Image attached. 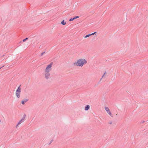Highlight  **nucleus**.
Wrapping results in <instances>:
<instances>
[{
    "mask_svg": "<svg viewBox=\"0 0 148 148\" xmlns=\"http://www.w3.org/2000/svg\"><path fill=\"white\" fill-rule=\"evenodd\" d=\"M52 65L53 63L52 62L47 65L44 70V71L50 72V71L52 70Z\"/></svg>",
    "mask_w": 148,
    "mask_h": 148,
    "instance_id": "nucleus-2",
    "label": "nucleus"
},
{
    "mask_svg": "<svg viewBox=\"0 0 148 148\" xmlns=\"http://www.w3.org/2000/svg\"><path fill=\"white\" fill-rule=\"evenodd\" d=\"M21 89L20 86H19L16 90L15 94L16 97L19 98L21 96Z\"/></svg>",
    "mask_w": 148,
    "mask_h": 148,
    "instance_id": "nucleus-3",
    "label": "nucleus"
},
{
    "mask_svg": "<svg viewBox=\"0 0 148 148\" xmlns=\"http://www.w3.org/2000/svg\"><path fill=\"white\" fill-rule=\"evenodd\" d=\"M87 60L84 58H81L77 60L73 63L74 66L82 67L87 63Z\"/></svg>",
    "mask_w": 148,
    "mask_h": 148,
    "instance_id": "nucleus-1",
    "label": "nucleus"
},
{
    "mask_svg": "<svg viewBox=\"0 0 148 148\" xmlns=\"http://www.w3.org/2000/svg\"><path fill=\"white\" fill-rule=\"evenodd\" d=\"M66 22L64 21V20H63L62 22H61V24L63 25H65L66 24Z\"/></svg>",
    "mask_w": 148,
    "mask_h": 148,
    "instance_id": "nucleus-9",
    "label": "nucleus"
},
{
    "mask_svg": "<svg viewBox=\"0 0 148 148\" xmlns=\"http://www.w3.org/2000/svg\"><path fill=\"white\" fill-rule=\"evenodd\" d=\"M79 18V16H75L74 18L75 19H76V18Z\"/></svg>",
    "mask_w": 148,
    "mask_h": 148,
    "instance_id": "nucleus-14",
    "label": "nucleus"
},
{
    "mask_svg": "<svg viewBox=\"0 0 148 148\" xmlns=\"http://www.w3.org/2000/svg\"><path fill=\"white\" fill-rule=\"evenodd\" d=\"M90 106L89 105H87L85 107V110H88L90 108Z\"/></svg>",
    "mask_w": 148,
    "mask_h": 148,
    "instance_id": "nucleus-8",
    "label": "nucleus"
},
{
    "mask_svg": "<svg viewBox=\"0 0 148 148\" xmlns=\"http://www.w3.org/2000/svg\"><path fill=\"white\" fill-rule=\"evenodd\" d=\"M112 122L109 123V124H112Z\"/></svg>",
    "mask_w": 148,
    "mask_h": 148,
    "instance_id": "nucleus-15",
    "label": "nucleus"
},
{
    "mask_svg": "<svg viewBox=\"0 0 148 148\" xmlns=\"http://www.w3.org/2000/svg\"><path fill=\"white\" fill-rule=\"evenodd\" d=\"M74 18H71V19H70L69 21H73V20H74Z\"/></svg>",
    "mask_w": 148,
    "mask_h": 148,
    "instance_id": "nucleus-12",
    "label": "nucleus"
},
{
    "mask_svg": "<svg viewBox=\"0 0 148 148\" xmlns=\"http://www.w3.org/2000/svg\"><path fill=\"white\" fill-rule=\"evenodd\" d=\"M25 117H26V115L25 114H24V116H23V118H22V119H21L20 121L18 123V124H17V125L16 126V127H17L20 124L22 123V122H23L24 121V120H25Z\"/></svg>",
    "mask_w": 148,
    "mask_h": 148,
    "instance_id": "nucleus-5",
    "label": "nucleus"
},
{
    "mask_svg": "<svg viewBox=\"0 0 148 148\" xmlns=\"http://www.w3.org/2000/svg\"><path fill=\"white\" fill-rule=\"evenodd\" d=\"M28 101L27 99H24L23 100L21 101V103L23 105H24L26 102Z\"/></svg>",
    "mask_w": 148,
    "mask_h": 148,
    "instance_id": "nucleus-7",
    "label": "nucleus"
},
{
    "mask_svg": "<svg viewBox=\"0 0 148 148\" xmlns=\"http://www.w3.org/2000/svg\"><path fill=\"white\" fill-rule=\"evenodd\" d=\"M90 36V34H88L86 35L84 37L85 38H86L87 37H88Z\"/></svg>",
    "mask_w": 148,
    "mask_h": 148,
    "instance_id": "nucleus-10",
    "label": "nucleus"
},
{
    "mask_svg": "<svg viewBox=\"0 0 148 148\" xmlns=\"http://www.w3.org/2000/svg\"><path fill=\"white\" fill-rule=\"evenodd\" d=\"M105 109L107 113L111 116L112 117V115L111 112L110 111L109 109L107 107H105Z\"/></svg>",
    "mask_w": 148,
    "mask_h": 148,
    "instance_id": "nucleus-6",
    "label": "nucleus"
},
{
    "mask_svg": "<svg viewBox=\"0 0 148 148\" xmlns=\"http://www.w3.org/2000/svg\"><path fill=\"white\" fill-rule=\"evenodd\" d=\"M44 75L45 78L46 79H48L50 77V72L44 71Z\"/></svg>",
    "mask_w": 148,
    "mask_h": 148,
    "instance_id": "nucleus-4",
    "label": "nucleus"
},
{
    "mask_svg": "<svg viewBox=\"0 0 148 148\" xmlns=\"http://www.w3.org/2000/svg\"><path fill=\"white\" fill-rule=\"evenodd\" d=\"M106 73V72H105V73H104V75H103V76H104V75H105Z\"/></svg>",
    "mask_w": 148,
    "mask_h": 148,
    "instance_id": "nucleus-16",
    "label": "nucleus"
},
{
    "mask_svg": "<svg viewBox=\"0 0 148 148\" xmlns=\"http://www.w3.org/2000/svg\"><path fill=\"white\" fill-rule=\"evenodd\" d=\"M28 39V38H26L23 39V42H25L26 40H27V39Z\"/></svg>",
    "mask_w": 148,
    "mask_h": 148,
    "instance_id": "nucleus-11",
    "label": "nucleus"
},
{
    "mask_svg": "<svg viewBox=\"0 0 148 148\" xmlns=\"http://www.w3.org/2000/svg\"><path fill=\"white\" fill-rule=\"evenodd\" d=\"M96 33V32H95L94 33H92V34H90V36L93 35H94L95 34V33Z\"/></svg>",
    "mask_w": 148,
    "mask_h": 148,
    "instance_id": "nucleus-13",
    "label": "nucleus"
}]
</instances>
